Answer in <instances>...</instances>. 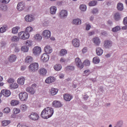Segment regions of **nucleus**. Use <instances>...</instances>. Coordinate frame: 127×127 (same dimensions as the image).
Here are the masks:
<instances>
[{
    "instance_id": "obj_1",
    "label": "nucleus",
    "mask_w": 127,
    "mask_h": 127,
    "mask_svg": "<svg viewBox=\"0 0 127 127\" xmlns=\"http://www.w3.org/2000/svg\"><path fill=\"white\" fill-rule=\"evenodd\" d=\"M53 114H54V109L52 107H47L42 111L41 117L43 119H49L53 116Z\"/></svg>"
},
{
    "instance_id": "obj_2",
    "label": "nucleus",
    "mask_w": 127,
    "mask_h": 127,
    "mask_svg": "<svg viewBox=\"0 0 127 127\" xmlns=\"http://www.w3.org/2000/svg\"><path fill=\"white\" fill-rule=\"evenodd\" d=\"M39 65L37 63H33L29 66V70L30 72H36L38 70Z\"/></svg>"
},
{
    "instance_id": "obj_3",
    "label": "nucleus",
    "mask_w": 127,
    "mask_h": 127,
    "mask_svg": "<svg viewBox=\"0 0 127 127\" xmlns=\"http://www.w3.org/2000/svg\"><path fill=\"white\" fill-rule=\"evenodd\" d=\"M18 36L21 39L26 40V39L29 38L30 35L29 33H26V32L21 31L18 33Z\"/></svg>"
},
{
    "instance_id": "obj_4",
    "label": "nucleus",
    "mask_w": 127,
    "mask_h": 127,
    "mask_svg": "<svg viewBox=\"0 0 127 127\" xmlns=\"http://www.w3.org/2000/svg\"><path fill=\"white\" fill-rule=\"evenodd\" d=\"M68 16V11L66 10H62L60 11L59 16L61 19H65Z\"/></svg>"
},
{
    "instance_id": "obj_5",
    "label": "nucleus",
    "mask_w": 127,
    "mask_h": 127,
    "mask_svg": "<svg viewBox=\"0 0 127 127\" xmlns=\"http://www.w3.org/2000/svg\"><path fill=\"white\" fill-rule=\"evenodd\" d=\"M19 98L21 101H25L28 98V94L26 92H21L19 94Z\"/></svg>"
},
{
    "instance_id": "obj_6",
    "label": "nucleus",
    "mask_w": 127,
    "mask_h": 127,
    "mask_svg": "<svg viewBox=\"0 0 127 127\" xmlns=\"http://www.w3.org/2000/svg\"><path fill=\"white\" fill-rule=\"evenodd\" d=\"M29 119L32 121H38L39 120V115L36 113H32L29 116Z\"/></svg>"
},
{
    "instance_id": "obj_7",
    "label": "nucleus",
    "mask_w": 127,
    "mask_h": 127,
    "mask_svg": "<svg viewBox=\"0 0 127 127\" xmlns=\"http://www.w3.org/2000/svg\"><path fill=\"white\" fill-rule=\"evenodd\" d=\"M75 64L79 68H80L81 69L84 68V64H83L82 62H81V60L79 58H76L75 59Z\"/></svg>"
},
{
    "instance_id": "obj_8",
    "label": "nucleus",
    "mask_w": 127,
    "mask_h": 127,
    "mask_svg": "<svg viewBox=\"0 0 127 127\" xmlns=\"http://www.w3.org/2000/svg\"><path fill=\"white\" fill-rule=\"evenodd\" d=\"M52 106L54 108H61L63 106L59 101L55 100L52 103Z\"/></svg>"
},
{
    "instance_id": "obj_9",
    "label": "nucleus",
    "mask_w": 127,
    "mask_h": 127,
    "mask_svg": "<svg viewBox=\"0 0 127 127\" xmlns=\"http://www.w3.org/2000/svg\"><path fill=\"white\" fill-rule=\"evenodd\" d=\"M17 8L19 11H22L24 8H25V4L23 2H20L18 3L17 6Z\"/></svg>"
},
{
    "instance_id": "obj_10",
    "label": "nucleus",
    "mask_w": 127,
    "mask_h": 127,
    "mask_svg": "<svg viewBox=\"0 0 127 127\" xmlns=\"http://www.w3.org/2000/svg\"><path fill=\"white\" fill-rule=\"evenodd\" d=\"M112 45H113V43L111 41L105 40L104 41V47L107 49H109L112 47Z\"/></svg>"
},
{
    "instance_id": "obj_11",
    "label": "nucleus",
    "mask_w": 127,
    "mask_h": 127,
    "mask_svg": "<svg viewBox=\"0 0 127 127\" xmlns=\"http://www.w3.org/2000/svg\"><path fill=\"white\" fill-rule=\"evenodd\" d=\"M41 53V48L39 47H35L33 49V54L35 55H39Z\"/></svg>"
},
{
    "instance_id": "obj_12",
    "label": "nucleus",
    "mask_w": 127,
    "mask_h": 127,
    "mask_svg": "<svg viewBox=\"0 0 127 127\" xmlns=\"http://www.w3.org/2000/svg\"><path fill=\"white\" fill-rule=\"evenodd\" d=\"M41 59L43 62H47L49 60V55L47 54H43L41 57Z\"/></svg>"
},
{
    "instance_id": "obj_13",
    "label": "nucleus",
    "mask_w": 127,
    "mask_h": 127,
    "mask_svg": "<svg viewBox=\"0 0 127 127\" xmlns=\"http://www.w3.org/2000/svg\"><path fill=\"white\" fill-rule=\"evenodd\" d=\"M1 93L3 96H4V97H9L10 96V94L11 93L10 92V91L6 89H3L1 91Z\"/></svg>"
},
{
    "instance_id": "obj_14",
    "label": "nucleus",
    "mask_w": 127,
    "mask_h": 127,
    "mask_svg": "<svg viewBox=\"0 0 127 127\" xmlns=\"http://www.w3.org/2000/svg\"><path fill=\"white\" fill-rule=\"evenodd\" d=\"M43 36H45L46 38H50L51 36V32L48 30H44L43 32Z\"/></svg>"
},
{
    "instance_id": "obj_15",
    "label": "nucleus",
    "mask_w": 127,
    "mask_h": 127,
    "mask_svg": "<svg viewBox=\"0 0 127 127\" xmlns=\"http://www.w3.org/2000/svg\"><path fill=\"white\" fill-rule=\"evenodd\" d=\"M45 82L47 84L53 83V82H55V78L52 76L49 77L46 79Z\"/></svg>"
},
{
    "instance_id": "obj_16",
    "label": "nucleus",
    "mask_w": 127,
    "mask_h": 127,
    "mask_svg": "<svg viewBox=\"0 0 127 127\" xmlns=\"http://www.w3.org/2000/svg\"><path fill=\"white\" fill-rule=\"evenodd\" d=\"M72 45L74 47L80 46V41L78 39H74L72 40Z\"/></svg>"
},
{
    "instance_id": "obj_17",
    "label": "nucleus",
    "mask_w": 127,
    "mask_h": 127,
    "mask_svg": "<svg viewBox=\"0 0 127 127\" xmlns=\"http://www.w3.org/2000/svg\"><path fill=\"white\" fill-rule=\"evenodd\" d=\"M33 62V58H32L31 56H27L25 60V63L26 64H30V63H32Z\"/></svg>"
},
{
    "instance_id": "obj_18",
    "label": "nucleus",
    "mask_w": 127,
    "mask_h": 127,
    "mask_svg": "<svg viewBox=\"0 0 127 127\" xmlns=\"http://www.w3.org/2000/svg\"><path fill=\"white\" fill-rule=\"evenodd\" d=\"M25 19L26 21L31 22V21H33V20H34V18H33V16L32 15H27L25 17Z\"/></svg>"
},
{
    "instance_id": "obj_19",
    "label": "nucleus",
    "mask_w": 127,
    "mask_h": 127,
    "mask_svg": "<svg viewBox=\"0 0 127 127\" xmlns=\"http://www.w3.org/2000/svg\"><path fill=\"white\" fill-rule=\"evenodd\" d=\"M73 97L72 95L68 94H66L64 95V99L65 100V101H67V102H69L70 100H72V98Z\"/></svg>"
},
{
    "instance_id": "obj_20",
    "label": "nucleus",
    "mask_w": 127,
    "mask_h": 127,
    "mask_svg": "<svg viewBox=\"0 0 127 127\" xmlns=\"http://www.w3.org/2000/svg\"><path fill=\"white\" fill-rule=\"evenodd\" d=\"M50 10L51 14H56V11H57V7L55 6H52L50 8Z\"/></svg>"
},
{
    "instance_id": "obj_21",
    "label": "nucleus",
    "mask_w": 127,
    "mask_h": 127,
    "mask_svg": "<svg viewBox=\"0 0 127 127\" xmlns=\"http://www.w3.org/2000/svg\"><path fill=\"white\" fill-rule=\"evenodd\" d=\"M26 91L28 93H30L31 95H34L35 94V89L31 87H28L26 88Z\"/></svg>"
},
{
    "instance_id": "obj_22",
    "label": "nucleus",
    "mask_w": 127,
    "mask_h": 127,
    "mask_svg": "<svg viewBox=\"0 0 127 127\" xmlns=\"http://www.w3.org/2000/svg\"><path fill=\"white\" fill-rule=\"evenodd\" d=\"M16 56L14 55H10L8 58V61L9 62L12 63V62H15V60H16Z\"/></svg>"
},
{
    "instance_id": "obj_23",
    "label": "nucleus",
    "mask_w": 127,
    "mask_h": 127,
    "mask_svg": "<svg viewBox=\"0 0 127 127\" xmlns=\"http://www.w3.org/2000/svg\"><path fill=\"white\" fill-rule=\"evenodd\" d=\"M44 50L47 54H50L52 52V49L50 47V46H46Z\"/></svg>"
},
{
    "instance_id": "obj_24",
    "label": "nucleus",
    "mask_w": 127,
    "mask_h": 127,
    "mask_svg": "<svg viewBox=\"0 0 127 127\" xmlns=\"http://www.w3.org/2000/svg\"><path fill=\"white\" fill-rule=\"evenodd\" d=\"M114 18L116 21L121 20V14L119 12L115 13L114 15Z\"/></svg>"
},
{
    "instance_id": "obj_25",
    "label": "nucleus",
    "mask_w": 127,
    "mask_h": 127,
    "mask_svg": "<svg viewBox=\"0 0 127 127\" xmlns=\"http://www.w3.org/2000/svg\"><path fill=\"white\" fill-rule=\"evenodd\" d=\"M39 72L40 75L45 76V75H46V73H47V70L45 68H42L39 70Z\"/></svg>"
},
{
    "instance_id": "obj_26",
    "label": "nucleus",
    "mask_w": 127,
    "mask_h": 127,
    "mask_svg": "<svg viewBox=\"0 0 127 127\" xmlns=\"http://www.w3.org/2000/svg\"><path fill=\"white\" fill-rule=\"evenodd\" d=\"M96 51V54L98 55V56H101V55H102L104 52V51L101 48H97Z\"/></svg>"
},
{
    "instance_id": "obj_27",
    "label": "nucleus",
    "mask_w": 127,
    "mask_h": 127,
    "mask_svg": "<svg viewBox=\"0 0 127 127\" xmlns=\"http://www.w3.org/2000/svg\"><path fill=\"white\" fill-rule=\"evenodd\" d=\"M24 81H25V78L23 77H21L18 79L17 82L19 85H24Z\"/></svg>"
},
{
    "instance_id": "obj_28",
    "label": "nucleus",
    "mask_w": 127,
    "mask_h": 127,
    "mask_svg": "<svg viewBox=\"0 0 127 127\" xmlns=\"http://www.w3.org/2000/svg\"><path fill=\"white\" fill-rule=\"evenodd\" d=\"M72 23L75 25H79V24H81V20L80 19H74L72 20Z\"/></svg>"
},
{
    "instance_id": "obj_29",
    "label": "nucleus",
    "mask_w": 127,
    "mask_h": 127,
    "mask_svg": "<svg viewBox=\"0 0 127 127\" xmlns=\"http://www.w3.org/2000/svg\"><path fill=\"white\" fill-rule=\"evenodd\" d=\"M117 9L118 10L122 11V10H124V4L121 2H119L117 4Z\"/></svg>"
},
{
    "instance_id": "obj_30",
    "label": "nucleus",
    "mask_w": 127,
    "mask_h": 127,
    "mask_svg": "<svg viewBox=\"0 0 127 127\" xmlns=\"http://www.w3.org/2000/svg\"><path fill=\"white\" fill-rule=\"evenodd\" d=\"M54 68L56 71H60L62 69V66L61 64H57L54 66Z\"/></svg>"
},
{
    "instance_id": "obj_31",
    "label": "nucleus",
    "mask_w": 127,
    "mask_h": 127,
    "mask_svg": "<svg viewBox=\"0 0 127 127\" xmlns=\"http://www.w3.org/2000/svg\"><path fill=\"white\" fill-rule=\"evenodd\" d=\"M34 38L37 41H41L42 39V36L39 34H37L34 36Z\"/></svg>"
},
{
    "instance_id": "obj_32",
    "label": "nucleus",
    "mask_w": 127,
    "mask_h": 127,
    "mask_svg": "<svg viewBox=\"0 0 127 127\" xmlns=\"http://www.w3.org/2000/svg\"><path fill=\"white\" fill-rule=\"evenodd\" d=\"M58 92V89L55 88H52L51 90L50 91V93L52 96H55Z\"/></svg>"
},
{
    "instance_id": "obj_33",
    "label": "nucleus",
    "mask_w": 127,
    "mask_h": 127,
    "mask_svg": "<svg viewBox=\"0 0 127 127\" xmlns=\"http://www.w3.org/2000/svg\"><path fill=\"white\" fill-rule=\"evenodd\" d=\"M19 29H20V27H19L18 26L13 27L12 29V33H13L14 34H16V33H17V32H18Z\"/></svg>"
},
{
    "instance_id": "obj_34",
    "label": "nucleus",
    "mask_w": 127,
    "mask_h": 127,
    "mask_svg": "<svg viewBox=\"0 0 127 127\" xmlns=\"http://www.w3.org/2000/svg\"><path fill=\"white\" fill-rule=\"evenodd\" d=\"M93 42H94V43H95V44L96 45H99V44H100V43H101V41H100V39L98 37H95L93 39Z\"/></svg>"
},
{
    "instance_id": "obj_35",
    "label": "nucleus",
    "mask_w": 127,
    "mask_h": 127,
    "mask_svg": "<svg viewBox=\"0 0 127 127\" xmlns=\"http://www.w3.org/2000/svg\"><path fill=\"white\" fill-rule=\"evenodd\" d=\"M66 71H74L75 70V67L72 65H69L66 67Z\"/></svg>"
},
{
    "instance_id": "obj_36",
    "label": "nucleus",
    "mask_w": 127,
    "mask_h": 127,
    "mask_svg": "<svg viewBox=\"0 0 127 127\" xmlns=\"http://www.w3.org/2000/svg\"><path fill=\"white\" fill-rule=\"evenodd\" d=\"M9 124H10V121L9 120H4L2 122L3 127H6V126H8Z\"/></svg>"
},
{
    "instance_id": "obj_37",
    "label": "nucleus",
    "mask_w": 127,
    "mask_h": 127,
    "mask_svg": "<svg viewBox=\"0 0 127 127\" xmlns=\"http://www.w3.org/2000/svg\"><path fill=\"white\" fill-rule=\"evenodd\" d=\"M93 62L95 64H98V63H100V58H99L98 57H94L93 59Z\"/></svg>"
},
{
    "instance_id": "obj_38",
    "label": "nucleus",
    "mask_w": 127,
    "mask_h": 127,
    "mask_svg": "<svg viewBox=\"0 0 127 127\" xmlns=\"http://www.w3.org/2000/svg\"><path fill=\"white\" fill-rule=\"evenodd\" d=\"M20 109L23 112H25L27 110V106L25 104H22L20 106Z\"/></svg>"
},
{
    "instance_id": "obj_39",
    "label": "nucleus",
    "mask_w": 127,
    "mask_h": 127,
    "mask_svg": "<svg viewBox=\"0 0 127 127\" xmlns=\"http://www.w3.org/2000/svg\"><path fill=\"white\" fill-rule=\"evenodd\" d=\"M67 53V50L65 49H62L60 51V56H64V55H66Z\"/></svg>"
},
{
    "instance_id": "obj_40",
    "label": "nucleus",
    "mask_w": 127,
    "mask_h": 127,
    "mask_svg": "<svg viewBox=\"0 0 127 127\" xmlns=\"http://www.w3.org/2000/svg\"><path fill=\"white\" fill-rule=\"evenodd\" d=\"M121 30V27H120L119 26H117L115 27L112 28V31H113V32H117V31H119Z\"/></svg>"
},
{
    "instance_id": "obj_41",
    "label": "nucleus",
    "mask_w": 127,
    "mask_h": 127,
    "mask_svg": "<svg viewBox=\"0 0 127 127\" xmlns=\"http://www.w3.org/2000/svg\"><path fill=\"white\" fill-rule=\"evenodd\" d=\"M32 31H33V28H32V27H28L25 29V32H26L27 33H29V32H32Z\"/></svg>"
},
{
    "instance_id": "obj_42",
    "label": "nucleus",
    "mask_w": 127,
    "mask_h": 127,
    "mask_svg": "<svg viewBox=\"0 0 127 127\" xmlns=\"http://www.w3.org/2000/svg\"><path fill=\"white\" fill-rule=\"evenodd\" d=\"M9 87L10 89H17V88H18V84L16 83L11 84Z\"/></svg>"
},
{
    "instance_id": "obj_43",
    "label": "nucleus",
    "mask_w": 127,
    "mask_h": 127,
    "mask_svg": "<svg viewBox=\"0 0 127 127\" xmlns=\"http://www.w3.org/2000/svg\"><path fill=\"white\" fill-rule=\"evenodd\" d=\"M79 8L82 11H85L86 9H87V6H86V5L81 4L80 5Z\"/></svg>"
},
{
    "instance_id": "obj_44",
    "label": "nucleus",
    "mask_w": 127,
    "mask_h": 127,
    "mask_svg": "<svg viewBox=\"0 0 127 127\" xmlns=\"http://www.w3.org/2000/svg\"><path fill=\"white\" fill-rule=\"evenodd\" d=\"M21 51L23 52H28V47L26 46H23L21 48Z\"/></svg>"
},
{
    "instance_id": "obj_45",
    "label": "nucleus",
    "mask_w": 127,
    "mask_h": 127,
    "mask_svg": "<svg viewBox=\"0 0 127 127\" xmlns=\"http://www.w3.org/2000/svg\"><path fill=\"white\" fill-rule=\"evenodd\" d=\"M97 1L96 0H92L89 2V6H95L97 4Z\"/></svg>"
},
{
    "instance_id": "obj_46",
    "label": "nucleus",
    "mask_w": 127,
    "mask_h": 127,
    "mask_svg": "<svg viewBox=\"0 0 127 127\" xmlns=\"http://www.w3.org/2000/svg\"><path fill=\"white\" fill-rule=\"evenodd\" d=\"M0 9H1V10L5 11L7 9V7L3 4H0Z\"/></svg>"
},
{
    "instance_id": "obj_47",
    "label": "nucleus",
    "mask_w": 127,
    "mask_h": 127,
    "mask_svg": "<svg viewBox=\"0 0 127 127\" xmlns=\"http://www.w3.org/2000/svg\"><path fill=\"white\" fill-rule=\"evenodd\" d=\"M19 38H18V37L16 36H13L11 38V41H13V42H16V41H19Z\"/></svg>"
},
{
    "instance_id": "obj_48",
    "label": "nucleus",
    "mask_w": 127,
    "mask_h": 127,
    "mask_svg": "<svg viewBox=\"0 0 127 127\" xmlns=\"http://www.w3.org/2000/svg\"><path fill=\"white\" fill-rule=\"evenodd\" d=\"M18 104H19V102L16 100H12L11 102V106H17Z\"/></svg>"
},
{
    "instance_id": "obj_49",
    "label": "nucleus",
    "mask_w": 127,
    "mask_h": 127,
    "mask_svg": "<svg viewBox=\"0 0 127 127\" xmlns=\"http://www.w3.org/2000/svg\"><path fill=\"white\" fill-rule=\"evenodd\" d=\"M83 64L85 65V66H90L91 63L88 60H85L83 62Z\"/></svg>"
},
{
    "instance_id": "obj_50",
    "label": "nucleus",
    "mask_w": 127,
    "mask_h": 127,
    "mask_svg": "<svg viewBox=\"0 0 127 127\" xmlns=\"http://www.w3.org/2000/svg\"><path fill=\"white\" fill-rule=\"evenodd\" d=\"M5 31H6V27H5L4 26H2L0 28V32L1 33H3V32H5Z\"/></svg>"
},
{
    "instance_id": "obj_51",
    "label": "nucleus",
    "mask_w": 127,
    "mask_h": 127,
    "mask_svg": "<svg viewBox=\"0 0 127 127\" xmlns=\"http://www.w3.org/2000/svg\"><path fill=\"white\" fill-rule=\"evenodd\" d=\"M123 124H124V122H123V121H120L117 123V127H123Z\"/></svg>"
},
{
    "instance_id": "obj_52",
    "label": "nucleus",
    "mask_w": 127,
    "mask_h": 127,
    "mask_svg": "<svg viewBox=\"0 0 127 127\" xmlns=\"http://www.w3.org/2000/svg\"><path fill=\"white\" fill-rule=\"evenodd\" d=\"M3 113H5V114H8V113L10 112V109L9 108L7 107L3 110Z\"/></svg>"
},
{
    "instance_id": "obj_53",
    "label": "nucleus",
    "mask_w": 127,
    "mask_h": 127,
    "mask_svg": "<svg viewBox=\"0 0 127 127\" xmlns=\"http://www.w3.org/2000/svg\"><path fill=\"white\" fill-rule=\"evenodd\" d=\"M7 82L9 84H11L12 83H14V79L12 78H10L7 79Z\"/></svg>"
},
{
    "instance_id": "obj_54",
    "label": "nucleus",
    "mask_w": 127,
    "mask_h": 127,
    "mask_svg": "<svg viewBox=\"0 0 127 127\" xmlns=\"http://www.w3.org/2000/svg\"><path fill=\"white\" fill-rule=\"evenodd\" d=\"M9 1H10V0H0V2H1V3H4L5 4L8 3Z\"/></svg>"
},
{
    "instance_id": "obj_55",
    "label": "nucleus",
    "mask_w": 127,
    "mask_h": 127,
    "mask_svg": "<svg viewBox=\"0 0 127 127\" xmlns=\"http://www.w3.org/2000/svg\"><path fill=\"white\" fill-rule=\"evenodd\" d=\"M98 11H99V10H98L97 8H93L91 12L93 14H96V13H98Z\"/></svg>"
},
{
    "instance_id": "obj_56",
    "label": "nucleus",
    "mask_w": 127,
    "mask_h": 127,
    "mask_svg": "<svg viewBox=\"0 0 127 127\" xmlns=\"http://www.w3.org/2000/svg\"><path fill=\"white\" fill-rule=\"evenodd\" d=\"M19 112H20L19 109L17 108L14 109V115H17V114H19Z\"/></svg>"
},
{
    "instance_id": "obj_57",
    "label": "nucleus",
    "mask_w": 127,
    "mask_h": 127,
    "mask_svg": "<svg viewBox=\"0 0 127 127\" xmlns=\"http://www.w3.org/2000/svg\"><path fill=\"white\" fill-rule=\"evenodd\" d=\"M82 53L83 54H85V53H86L87 52V51H88V49L87 48V47H84L82 50Z\"/></svg>"
},
{
    "instance_id": "obj_58",
    "label": "nucleus",
    "mask_w": 127,
    "mask_h": 127,
    "mask_svg": "<svg viewBox=\"0 0 127 127\" xmlns=\"http://www.w3.org/2000/svg\"><path fill=\"white\" fill-rule=\"evenodd\" d=\"M91 29V25L90 24H86V30H90Z\"/></svg>"
},
{
    "instance_id": "obj_59",
    "label": "nucleus",
    "mask_w": 127,
    "mask_h": 127,
    "mask_svg": "<svg viewBox=\"0 0 127 127\" xmlns=\"http://www.w3.org/2000/svg\"><path fill=\"white\" fill-rule=\"evenodd\" d=\"M123 24L124 25H127V17H126L124 18L123 20Z\"/></svg>"
},
{
    "instance_id": "obj_60",
    "label": "nucleus",
    "mask_w": 127,
    "mask_h": 127,
    "mask_svg": "<svg viewBox=\"0 0 127 127\" xmlns=\"http://www.w3.org/2000/svg\"><path fill=\"white\" fill-rule=\"evenodd\" d=\"M107 24L109 26H112V25H113V21H112V20H108L107 21Z\"/></svg>"
},
{
    "instance_id": "obj_61",
    "label": "nucleus",
    "mask_w": 127,
    "mask_h": 127,
    "mask_svg": "<svg viewBox=\"0 0 127 127\" xmlns=\"http://www.w3.org/2000/svg\"><path fill=\"white\" fill-rule=\"evenodd\" d=\"M17 127H28V126L26 125H22L20 124H18L17 126Z\"/></svg>"
},
{
    "instance_id": "obj_62",
    "label": "nucleus",
    "mask_w": 127,
    "mask_h": 127,
    "mask_svg": "<svg viewBox=\"0 0 127 127\" xmlns=\"http://www.w3.org/2000/svg\"><path fill=\"white\" fill-rule=\"evenodd\" d=\"M26 69V65H22L21 66V71H24Z\"/></svg>"
},
{
    "instance_id": "obj_63",
    "label": "nucleus",
    "mask_w": 127,
    "mask_h": 127,
    "mask_svg": "<svg viewBox=\"0 0 127 127\" xmlns=\"http://www.w3.org/2000/svg\"><path fill=\"white\" fill-rule=\"evenodd\" d=\"M26 44L28 45V46H31V41H27Z\"/></svg>"
},
{
    "instance_id": "obj_64",
    "label": "nucleus",
    "mask_w": 127,
    "mask_h": 127,
    "mask_svg": "<svg viewBox=\"0 0 127 127\" xmlns=\"http://www.w3.org/2000/svg\"><path fill=\"white\" fill-rule=\"evenodd\" d=\"M14 52H15L16 53L19 52V48H18V47H15L14 49Z\"/></svg>"
}]
</instances>
